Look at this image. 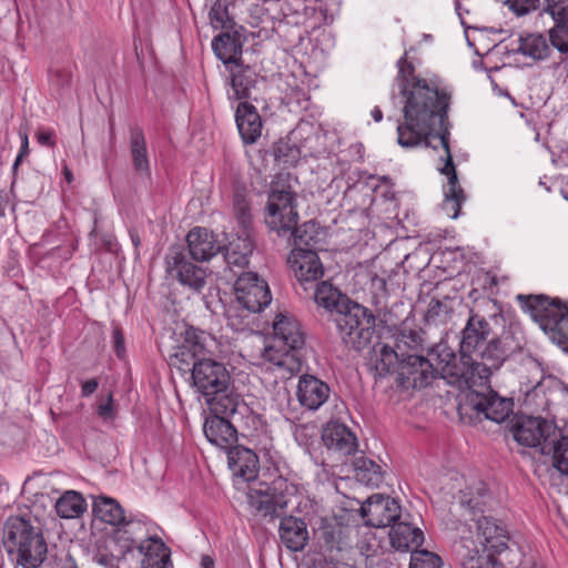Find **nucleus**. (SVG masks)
Instances as JSON below:
<instances>
[{
	"label": "nucleus",
	"instance_id": "052dcab7",
	"mask_svg": "<svg viewBox=\"0 0 568 568\" xmlns=\"http://www.w3.org/2000/svg\"><path fill=\"white\" fill-rule=\"evenodd\" d=\"M112 342H113V348L118 355V357H123L125 353V344H124V337L122 334V331L119 326L113 327L112 333Z\"/></svg>",
	"mask_w": 568,
	"mask_h": 568
},
{
	"label": "nucleus",
	"instance_id": "cd10ccee",
	"mask_svg": "<svg viewBox=\"0 0 568 568\" xmlns=\"http://www.w3.org/2000/svg\"><path fill=\"white\" fill-rule=\"evenodd\" d=\"M475 520V518H473ZM477 523V545L485 546L495 552H503L507 549L508 537L504 528L498 526L496 521L490 518L483 516L476 519Z\"/></svg>",
	"mask_w": 568,
	"mask_h": 568
},
{
	"label": "nucleus",
	"instance_id": "09e8293b",
	"mask_svg": "<svg viewBox=\"0 0 568 568\" xmlns=\"http://www.w3.org/2000/svg\"><path fill=\"white\" fill-rule=\"evenodd\" d=\"M450 308L447 302L432 298L428 304V310L425 315V321L428 324L439 325L445 324L449 317Z\"/></svg>",
	"mask_w": 568,
	"mask_h": 568
},
{
	"label": "nucleus",
	"instance_id": "9d476101",
	"mask_svg": "<svg viewBox=\"0 0 568 568\" xmlns=\"http://www.w3.org/2000/svg\"><path fill=\"white\" fill-rule=\"evenodd\" d=\"M234 292L237 302L251 313L261 312L272 301L267 283L254 272H242L235 281Z\"/></svg>",
	"mask_w": 568,
	"mask_h": 568
},
{
	"label": "nucleus",
	"instance_id": "f704fd0d",
	"mask_svg": "<svg viewBox=\"0 0 568 568\" xmlns=\"http://www.w3.org/2000/svg\"><path fill=\"white\" fill-rule=\"evenodd\" d=\"M231 73V85L236 100H244L250 97V90L255 87L257 73L242 61L227 67Z\"/></svg>",
	"mask_w": 568,
	"mask_h": 568
},
{
	"label": "nucleus",
	"instance_id": "7c9ffc66",
	"mask_svg": "<svg viewBox=\"0 0 568 568\" xmlns=\"http://www.w3.org/2000/svg\"><path fill=\"white\" fill-rule=\"evenodd\" d=\"M242 48L243 42L237 32L221 33L212 41V49L214 53L226 68L242 61Z\"/></svg>",
	"mask_w": 568,
	"mask_h": 568
},
{
	"label": "nucleus",
	"instance_id": "dca6fc26",
	"mask_svg": "<svg viewBox=\"0 0 568 568\" xmlns=\"http://www.w3.org/2000/svg\"><path fill=\"white\" fill-rule=\"evenodd\" d=\"M397 375L404 386L424 388L435 377L433 359L417 354H404Z\"/></svg>",
	"mask_w": 568,
	"mask_h": 568
},
{
	"label": "nucleus",
	"instance_id": "c03bdc74",
	"mask_svg": "<svg viewBox=\"0 0 568 568\" xmlns=\"http://www.w3.org/2000/svg\"><path fill=\"white\" fill-rule=\"evenodd\" d=\"M233 210L235 217L242 229L241 232H248L252 222L250 202L242 191H235L233 197Z\"/></svg>",
	"mask_w": 568,
	"mask_h": 568
},
{
	"label": "nucleus",
	"instance_id": "e433bc0d",
	"mask_svg": "<svg viewBox=\"0 0 568 568\" xmlns=\"http://www.w3.org/2000/svg\"><path fill=\"white\" fill-rule=\"evenodd\" d=\"M54 508L58 516L61 518H78L85 511L87 503L80 493L67 490L55 501Z\"/></svg>",
	"mask_w": 568,
	"mask_h": 568
},
{
	"label": "nucleus",
	"instance_id": "864d4df0",
	"mask_svg": "<svg viewBox=\"0 0 568 568\" xmlns=\"http://www.w3.org/2000/svg\"><path fill=\"white\" fill-rule=\"evenodd\" d=\"M487 489L485 487L478 488L477 497H469L468 494L462 491L460 506L465 507L469 514L475 515L476 513H484L483 506L486 504L485 497Z\"/></svg>",
	"mask_w": 568,
	"mask_h": 568
},
{
	"label": "nucleus",
	"instance_id": "13d9d810",
	"mask_svg": "<svg viewBox=\"0 0 568 568\" xmlns=\"http://www.w3.org/2000/svg\"><path fill=\"white\" fill-rule=\"evenodd\" d=\"M93 561L104 568H119V558L106 550L99 549L93 555Z\"/></svg>",
	"mask_w": 568,
	"mask_h": 568
},
{
	"label": "nucleus",
	"instance_id": "3c124183",
	"mask_svg": "<svg viewBox=\"0 0 568 568\" xmlns=\"http://www.w3.org/2000/svg\"><path fill=\"white\" fill-rule=\"evenodd\" d=\"M549 16L554 20L568 19V0H545L540 16Z\"/></svg>",
	"mask_w": 568,
	"mask_h": 568
},
{
	"label": "nucleus",
	"instance_id": "c9c22d12",
	"mask_svg": "<svg viewBox=\"0 0 568 568\" xmlns=\"http://www.w3.org/2000/svg\"><path fill=\"white\" fill-rule=\"evenodd\" d=\"M315 286L314 300L316 304L333 315L341 311L342 304H345L343 300H349L328 282L316 283Z\"/></svg>",
	"mask_w": 568,
	"mask_h": 568
},
{
	"label": "nucleus",
	"instance_id": "6e6d98bb",
	"mask_svg": "<svg viewBox=\"0 0 568 568\" xmlns=\"http://www.w3.org/2000/svg\"><path fill=\"white\" fill-rule=\"evenodd\" d=\"M397 65L398 75L396 80L399 83L400 90L405 84H412L414 79H420L419 77L414 75V65L410 62H407L405 58H402Z\"/></svg>",
	"mask_w": 568,
	"mask_h": 568
},
{
	"label": "nucleus",
	"instance_id": "39448f33",
	"mask_svg": "<svg viewBox=\"0 0 568 568\" xmlns=\"http://www.w3.org/2000/svg\"><path fill=\"white\" fill-rule=\"evenodd\" d=\"M523 306L549 338L568 351V303L546 295H519Z\"/></svg>",
	"mask_w": 568,
	"mask_h": 568
},
{
	"label": "nucleus",
	"instance_id": "7ed1b4c3",
	"mask_svg": "<svg viewBox=\"0 0 568 568\" xmlns=\"http://www.w3.org/2000/svg\"><path fill=\"white\" fill-rule=\"evenodd\" d=\"M3 544L18 567L39 568L47 558L48 546L42 529L32 517H10L4 525Z\"/></svg>",
	"mask_w": 568,
	"mask_h": 568
},
{
	"label": "nucleus",
	"instance_id": "1a4fd4ad",
	"mask_svg": "<svg viewBox=\"0 0 568 568\" xmlns=\"http://www.w3.org/2000/svg\"><path fill=\"white\" fill-rule=\"evenodd\" d=\"M166 273L187 286L193 292L200 293L206 284V271L190 261L186 250L182 246H173L165 257Z\"/></svg>",
	"mask_w": 568,
	"mask_h": 568
},
{
	"label": "nucleus",
	"instance_id": "393cba45",
	"mask_svg": "<svg viewBox=\"0 0 568 568\" xmlns=\"http://www.w3.org/2000/svg\"><path fill=\"white\" fill-rule=\"evenodd\" d=\"M229 467L232 473L243 478L246 481H251L256 478L260 463L256 454L244 446L231 447L227 453Z\"/></svg>",
	"mask_w": 568,
	"mask_h": 568
},
{
	"label": "nucleus",
	"instance_id": "72a5a7b5",
	"mask_svg": "<svg viewBox=\"0 0 568 568\" xmlns=\"http://www.w3.org/2000/svg\"><path fill=\"white\" fill-rule=\"evenodd\" d=\"M541 456L546 457L544 463L549 462L561 476L568 477V436L557 438L555 434L541 448Z\"/></svg>",
	"mask_w": 568,
	"mask_h": 568
},
{
	"label": "nucleus",
	"instance_id": "49530a36",
	"mask_svg": "<svg viewBox=\"0 0 568 568\" xmlns=\"http://www.w3.org/2000/svg\"><path fill=\"white\" fill-rule=\"evenodd\" d=\"M211 24L215 29H232L233 19L230 17L225 0H216L210 10Z\"/></svg>",
	"mask_w": 568,
	"mask_h": 568
},
{
	"label": "nucleus",
	"instance_id": "bf43d9fd",
	"mask_svg": "<svg viewBox=\"0 0 568 568\" xmlns=\"http://www.w3.org/2000/svg\"><path fill=\"white\" fill-rule=\"evenodd\" d=\"M19 135L21 139V149L12 166L13 175L17 174L18 166L20 165L22 159L29 153L28 133L26 131H20Z\"/></svg>",
	"mask_w": 568,
	"mask_h": 568
},
{
	"label": "nucleus",
	"instance_id": "37998d69",
	"mask_svg": "<svg viewBox=\"0 0 568 568\" xmlns=\"http://www.w3.org/2000/svg\"><path fill=\"white\" fill-rule=\"evenodd\" d=\"M170 562V550L163 542H155L144 555L143 568H165Z\"/></svg>",
	"mask_w": 568,
	"mask_h": 568
},
{
	"label": "nucleus",
	"instance_id": "58836bf2",
	"mask_svg": "<svg viewBox=\"0 0 568 568\" xmlns=\"http://www.w3.org/2000/svg\"><path fill=\"white\" fill-rule=\"evenodd\" d=\"M93 513L102 521L116 526L125 523L124 510L120 504L110 497H98L93 501Z\"/></svg>",
	"mask_w": 568,
	"mask_h": 568
},
{
	"label": "nucleus",
	"instance_id": "9b49d317",
	"mask_svg": "<svg viewBox=\"0 0 568 568\" xmlns=\"http://www.w3.org/2000/svg\"><path fill=\"white\" fill-rule=\"evenodd\" d=\"M510 432L513 438L523 447L532 448L541 456V448L550 443L556 429L555 426L541 417H521L513 424Z\"/></svg>",
	"mask_w": 568,
	"mask_h": 568
},
{
	"label": "nucleus",
	"instance_id": "6e6552de",
	"mask_svg": "<svg viewBox=\"0 0 568 568\" xmlns=\"http://www.w3.org/2000/svg\"><path fill=\"white\" fill-rule=\"evenodd\" d=\"M265 222L271 230L285 236L298 222L296 199L293 192L285 189H273L268 194Z\"/></svg>",
	"mask_w": 568,
	"mask_h": 568
},
{
	"label": "nucleus",
	"instance_id": "8fccbe9b",
	"mask_svg": "<svg viewBox=\"0 0 568 568\" xmlns=\"http://www.w3.org/2000/svg\"><path fill=\"white\" fill-rule=\"evenodd\" d=\"M442 559L438 555L427 550H414L410 556L409 568H440Z\"/></svg>",
	"mask_w": 568,
	"mask_h": 568
},
{
	"label": "nucleus",
	"instance_id": "f03ea898",
	"mask_svg": "<svg viewBox=\"0 0 568 568\" xmlns=\"http://www.w3.org/2000/svg\"><path fill=\"white\" fill-rule=\"evenodd\" d=\"M192 385L211 412L231 414L236 420L251 413L248 405L234 392L226 366L213 358H202L192 368Z\"/></svg>",
	"mask_w": 568,
	"mask_h": 568
},
{
	"label": "nucleus",
	"instance_id": "aec40b11",
	"mask_svg": "<svg viewBox=\"0 0 568 568\" xmlns=\"http://www.w3.org/2000/svg\"><path fill=\"white\" fill-rule=\"evenodd\" d=\"M498 554L477 545L470 538H463L456 547V555L463 568H503L497 559Z\"/></svg>",
	"mask_w": 568,
	"mask_h": 568
},
{
	"label": "nucleus",
	"instance_id": "4d7b16f0",
	"mask_svg": "<svg viewBox=\"0 0 568 568\" xmlns=\"http://www.w3.org/2000/svg\"><path fill=\"white\" fill-rule=\"evenodd\" d=\"M539 0H506L508 8L517 16H524L537 9Z\"/></svg>",
	"mask_w": 568,
	"mask_h": 568
},
{
	"label": "nucleus",
	"instance_id": "c756f323",
	"mask_svg": "<svg viewBox=\"0 0 568 568\" xmlns=\"http://www.w3.org/2000/svg\"><path fill=\"white\" fill-rule=\"evenodd\" d=\"M280 539L292 551H301L308 541L306 524L296 517L282 518L280 523Z\"/></svg>",
	"mask_w": 568,
	"mask_h": 568
},
{
	"label": "nucleus",
	"instance_id": "f3484780",
	"mask_svg": "<svg viewBox=\"0 0 568 568\" xmlns=\"http://www.w3.org/2000/svg\"><path fill=\"white\" fill-rule=\"evenodd\" d=\"M468 399L474 410L497 424L505 422L513 413V400L500 397L491 388L487 393L476 390L468 395Z\"/></svg>",
	"mask_w": 568,
	"mask_h": 568
},
{
	"label": "nucleus",
	"instance_id": "c85d7f7f",
	"mask_svg": "<svg viewBox=\"0 0 568 568\" xmlns=\"http://www.w3.org/2000/svg\"><path fill=\"white\" fill-rule=\"evenodd\" d=\"M226 268H244L248 265V258L253 252V242L248 232H239L237 236L223 245Z\"/></svg>",
	"mask_w": 568,
	"mask_h": 568
},
{
	"label": "nucleus",
	"instance_id": "4be33fe9",
	"mask_svg": "<svg viewBox=\"0 0 568 568\" xmlns=\"http://www.w3.org/2000/svg\"><path fill=\"white\" fill-rule=\"evenodd\" d=\"M186 242L187 256L197 262L209 261L223 250L217 236L204 227L192 229L186 235Z\"/></svg>",
	"mask_w": 568,
	"mask_h": 568
},
{
	"label": "nucleus",
	"instance_id": "79ce46f5",
	"mask_svg": "<svg viewBox=\"0 0 568 568\" xmlns=\"http://www.w3.org/2000/svg\"><path fill=\"white\" fill-rule=\"evenodd\" d=\"M429 358L433 359L435 373H440L443 376H449L452 381L455 375L459 374V367L456 364V357L446 346H437L432 349Z\"/></svg>",
	"mask_w": 568,
	"mask_h": 568
},
{
	"label": "nucleus",
	"instance_id": "a18cd8bd",
	"mask_svg": "<svg viewBox=\"0 0 568 568\" xmlns=\"http://www.w3.org/2000/svg\"><path fill=\"white\" fill-rule=\"evenodd\" d=\"M356 549L359 555L368 561L382 554L381 540L376 537L374 531L368 529L361 535V538L356 544Z\"/></svg>",
	"mask_w": 568,
	"mask_h": 568
},
{
	"label": "nucleus",
	"instance_id": "603ef678",
	"mask_svg": "<svg viewBox=\"0 0 568 568\" xmlns=\"http://www.w3.org/2000/svg\"><path fill=\"white\" fill-rule=\"evenodd\" d=\"M320 540L323 542V547L328 550H341L339 535L341 529L333 526H322L318 529Z\"/></svg>",
	"mask_w": 568,
	"mask_h": 568
},
{
	"label": "nucleus",
	"instance_id": "de8ad7c7",
	"mask_svg": "<svg viewBox=\"0 0 568 568\" xmlns=\"http://www.w3.org/2000/svg\"><path fill=\"white\" fill-rule=\"evenodd\" d=\"M555 26L549 30L551 45L561 53L568 52V19L554 20Z\"/></svg>",
	"mask_w": 568,
	"mask_h": 568
},
{
	"label": "nucleus",
	"instance_id": "338daca9",
	"mask_svg": "<svg viewBox=\"0 0 568 568\" xmlns=\"http://www.w3.org/2000/svg\"><path fill=\"white\" fill-rule=\"evenodd\" d=\"M63 175L69 184L72 183L73 174H72L71 170L68 168V165L63 166Z\"/></svg>",
	"mask_w": 568,
	"mask_h": 568
},
{
	"label": "nucleus",
	"instance_id": "774afa93",
	"mask_svg": "<svg viewBox=\"0 0 568 568\" xmlns=\"http://www.w3.org/2000/svg\"><path fill=\"white\" fill-rule=\"evenodd\" d=\"M372 116H373V119H374L376 122H379V121L383 119V113H382V111L379 110V108H375V109L372 111Z\"/></svg>",
	"mask_w": 568,
	"mask_h": 568
},
{
	"label": "nucleus",
	"instance_id": "b1692460",
	"mask_svg": "<svg viewBox=\"0 0 568 568\" xmlns=\"http://www.w3.org/2000/svg\"><path fill=\"white\" fill-rule=\"evenodd\" d=\"M463 359V367H459V374L455 375L450 383H456L460 387H466L473 394L480 388L489 389V377L493 374L480 361L466 357Z\"/></svg>",
	"mask_w": 568,
	"mask_h": 568
},
{
	"label": "nucleus",
	"instance_id": "2f4dec72",
	"mask_svg": "<svg viewBox=\"0 0 568 568\" xmlns=\"http://www.w3.org/2000/svg\"><path fill=\"white\" fill-rule=\"evenodd\" d=\"M392 546L399 551H414L424 541L423 531L410 524L399 521L395 524L389 532Z\"/></svg>",
	"mask_w": 568,
	"mask_h": 568
},
{
	"label": "nucleus",
	"instance_id": "5fc2aeb1",
	"mask_svg": "<svg viewBox=\"0 0 568 568\" xmlns=\"http://www.w3.org/2000/svg\"><path fill=\"white\" fill-rule=\"evenodd\" d=\"M371 291L375 306L385 307L387 297L386 280L374 275L371 278Z\"/></svg>",
	"mask_w": 568,
	"mask_h": 568
},
{
	"label": "nucleus",
	"instance_id": "f8f14e48",
	"mask_svg": "<svg viewBox=\"0 0 568 568\" xmlns=\"http://www.w3.org/2000/svg\"><path fill=\"white\" fill-rule=\"evenodd\" d=\"M212 416L207 417L203 425V432L210 443L220 448H231L237 440V427L247 424L252 412L241 420H236L231 414L211 412Z\"/></svg>",
	"mask_w": 568,
	"mask_h": 568
},
{
	"label": "nucleus",
	"instance_id": "0e129e2a",
	"mask_svg": "<svg viewBox=\"0 0 568 568\" xmlns=\"http://www.w3.org/2000/svg\"><path fill=\"white\" fill-rule=\"evenodd\" d=\"M98 388V382L95 379H89L82 384V395L89 396Z\"/></svg>",
	"mask_w": 568,
	"mask_h": 568
},
{
	"label": "nucleus",
	"instance_id": "4468645a",
	"mask_svg": "<svg viewBox=\"0 0 568 568\" xmlns=\"http://www.w3.org/2000/svg\"><path fill=\"white\" fill-rule=\"evenodd\" d=\"M420 338L416 332L410 331L408 334H402L396 343V348L386 344H377L374 346V364L378 375L397 373L404 357V346L415 349L419 346Z\"/></svg>",
	"mask_w": 568,
	"mask_h": 568
},
{
	"label": "nucleus",
	"instance_id": "0eeeda50",
	"mask_svg": "<svg viewBox=\"0 0 568 568\" xmlns=\"http://www.w3.org/2000/svg\"><path fill=\"white\" fill-rule=\"evenodd\" d=\"M286 483L278 478L272 484L258 483L256 487H250L247 491V501L257 515L263 518L281 517L287 507L288 499L284 493Z\"/></svg>",
	"mask_w": 568,
	"mask_h": 568
},
{
	"label": "nucleus",
	"instance_id": "680f3d73",
	"mask_svg": "<svg viewBox=\"0 0 568 568\" xmlns=\"http://www.w3.org/2000/svg\"><path fill=\"white\" fill-rule=\"evenodd\" d=\"M36 138H37V141L41 145L51 146V148H53L55 145L54 133L51 130H42L41 129L36 133Z\"/></svg>",
	"mask_w": 568,
	"mask_h": 568
},
{
	"label": "nucleus",
	"instance_id": "69168bd1",
	"mask_svg": "<svg viewBox=\"0 0 568 568\" xmlns=\"http://www.w3.org/2000/svg\"><path fill=\"white\" fill-rule=\"evenodd\" d=\"M202 568H214V561L210 556H203L201 560Z\"/></svg>",
	"mask_w": 568,
	"mask_h": 568
},
{
	"label": "nucleus",
	"instance_id": "2eb2a0df",
	"mask_svg": "<svg viewBox=\"0 0 568 568\" xmlns=\"http://www.w3.org/2000/svg\"><path fill=\"white\" fill-rule=\"evenodd\" d=\"M207 342H212V338L204 332L194 328L187 329L183 344L171 358L172 365L180 371L192 373L195 362L206 358Z\"/></svg>",
	"mask_w": 568,
	"mask_h": 568
},
{
	"label": "nucleus",
	"instance_id": "a19ab883",
	"mask_svg": "<svg viewBox=\"0 0 568 568\" xmlns=\"http://www.w3.org/2000/svg\"><path fill=\"white\" fill-rule=\"evenodd\" d=\"M518 51L534 60H544L550 54L546 38L539 33L520 37Z\"/></svg>",
	"mask_w": 568,
	"mask_h": 568
},
{
	"label": "nucleus",
	"instance_id": "f257e3e1",
	"mask_svg": "<svg viewBox=\"0 0 568 568\" xmlns=\"http://www.w3.org/2000/svg\"><path fill=\"white\" fill-rule=\"evenodd\" d=\"M404 98V122L397 125L398 144L414 148L425 142L427 146L437 141L443 149L445 164L439 171L447 176L444 187L442 210L452 219L458 217L462 204L466 200L464 190L458 183L457 173L449 149L448 108L450 94L445 90L429 85L425 79H414L400 90Z\"/></svg>",
	"mask_w": 568,
	"mask_h": 568
},
{
	"label": "nucleus",
	"instance_id": "bb28decb",
	"mask_svg": "<svg viewBox=\"0 0 568 568\" xmlns=\"http://www.w3.org/2000/svg\"><path fill=\"white\" fill-rule=\"evenodd\" d=\"M322 439L328 449L336 450L343 455H351L357 448L354 434L345 425L336 422L326 425Z\"/></svg>",
	"mask_w": 568,
	"mask_h": 568
},
{
	"label": "nucleus",
	"instance_id": "e2e57ef3",
	"mask_svg": "<svg viewBox=\"0 0 568 568\" xmlns=\"http://www.w3.org/2000/svg\"><path fill=\"white\" fill-rule=\"evenodd\" d=\"M98 414L100 417L104 419L112 418V397L109 396V399L106 403L100 404L98 407Z\"/></svg>",
	"mask_w": 568,
	"mask_h": 568
},
{
	"label": "nucleus",
	"instance_id": "a211bd4d",
	"mask_svg": "<svg viewBox=\"0 0 568 568\" xmlns=\"http://www.w3.org/2000/svg\"><path fill=\"white\" fill-rule=\"evenodd\" d=\"M521 348L513 332L505 331L477 352L480 362L493 373L498 371L506 358Z\"/></svg>",
	"mask_w": 568,
	"mask_h": 568
},
{
	"label": "nucleus",
	"instance_id": "473e14b6",
	"mask_svg": "<svg viewBox=\"0 0 568 568\" xmlns=\"http://www.w3.org/2000/svg\"><path fill=\"white\" fill-rule=\"evenodd\" d=\"M130 153L136 174L151 178L150 161L146 150V141L143 130L139 125L130 128Z\"/></svg>",
	"mask_w": 568,
	"mask_h": 568
},
{
	"label": "nucleus",
	"instance_id": "a878e982",
	"mask_svg": "<svg viewBox=\"0 0 568 568\" xmlns=\"http://www.w3.org/2000/svg\"><path fill=\"white\" fill-rule=\"evenodd\" d=\"M235 120L244 143H255L262 132V120L256 108L248 102H241L236 108Z\"/></svg>",
	"mask_w": 568,
	"mask_h": 568
},
{
	"label": "nucleus",
	"instance_id": "423d86ee",
	"mask_svg": "<svg viewBox=\"0 0 568 568\" xmlns=\"http://www.w3.org/2000/svg\"><path fill=\"white\" fill-rule=\"evenodd\" d=\"M341 311L334 314L343 343L354 349H361L369 343L375 327L374 315L364 306L351 300H344Z\"/></svg>",
	"mask_w": 568,
	"mask_h": 568
},
{
	"label": "nucleus",
	"instance_id": "5701e85b",
	"mask_svg": "<svg viewBox=\"0 0 568 568\" xmlns=\"http://www.w3.org/2000/svg\"><path fill=\"white\" fill-rule=\"evenodd\" d=\"M331 389L326 383L313 375L300 377L296 396L301 406L308 410L318 409L329 397Z\"/></svg>",
	"mask_w": 568,
	"mask_h": 568
},
{
	"label": "nucleus",
	"instance_id": "ea45409f",
	"mask_svg": "<svg viewBox=\"0 0 568 568\" xmlns=\"http://www.w3.org/2000/svg\"><path fill=\"white\" fill-rule=\"evenodd\" d=\"M286 235L293 237L295 248L304 247L316 250L317 244L321 242L322 232L315 222L308 221L298 227L296 225L291 232H287Z\"/></svg>",
	"mask_w": 568,
	"mask_h": 568
},
{
	"label": "nucleus",
	"instance_id": "20e7f679",
	"mask_svg": "<svg viewBox=\"0 0 568 568\" xmlns=\"http://www.w3.org/2000/svg\"><path fill=\"white\" fill-rule=\"evenodd\" d=\"M273 332L271 343L261 354L262 358L288 376L301 372V351L305 345V337L300 323L295 318L278 315L273 324Z\"/></svg>",
	"mask_w": 568,
	"mask_h": 568
},
{
	"label": "nucleus",
	"instance_id": "412c9836",
	"mask_svg": "<svg viewBox=\"0 0 568 568\" xmlns=\"http://www.w3.org/2000/svg\"><path fill=\"white\" fill-rule=\"evenodd\" d=\"M491 334L490 324L486 318L477 314L471 315L462 332L460 357H470L479 352Z\"/></svg>",
	"mask_w": 568,
	"mask_h": 568
},
{
	"label": "nucleus",
	"instance_id": "4c0bfd02",
	"mask_svg": "<svg viewBox=\"0 0 568 568\" xmlns=\"http://www.w3.org/2000/svg\"><path fill=\"white\" fill-rule=\"evenodd\" d=\"M354 475L357 481L372 487H378L383 479L382 467L366 457H358L353 463Z\"/></svg>",
	"mask_w": 568,
	"mask_h": 568
},
{
	"label": "nucleus",
	"instance_id": "ddd939ff",
	"mask_svg": "<svg viewBox=\"0 0 568 568\" xmlns=\"http://www.w3.org/2000/svg\"><path fill=\"white\" fill-rule=\"evenodd\" d=\"M361 515L368 527L384 528L399 519L400 506L389 496L374 494L362 504Z\"/></svg>",
	"mask_w": 568,
	"mask_h": 568
},
{
	"label": "nucleus",
	"instance_id": "6ab92c4d",
	"mask_svg": "<svg viewBox=\"0 0 568 568\" xmlns=\"http://www.w3.org/2000/svg\"><path fill=\"white\" fill-rule=\"evenodd\" d=\"M287 262L302 285L316 283L324 274L323 265L315 250L294 248L288 255Z\"/></svg>",
	"mask_w": 568,
	"mask_h": 568
}]
</instances>
